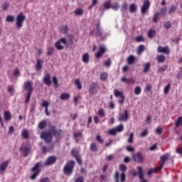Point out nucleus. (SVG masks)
Returning a JSON list of instances; mask_svg holds the SVG:
<instances>
[{"instance_id":"obj_47","label":"nucleus","mask_w":182,"mask_h":182,"mask_svg":"<svg viewBox=\"0 0 182 182\" xmlns=\"http://www.w3.org/2000/svg\"><path fill=\"white\" fill-rule=\"evenodd\" d=\"M46 127V121H41L38 124V129H41V130L45 129Z\"/></svg>"},{"instance_id":"obj_3","label":"nucleus","mask_w":182,"mask_h":182,"mask_svg":"<svg viewBox=\"0 0 182 182\" xmlns=\"http://www.w3.org/2000/svg\"><path fill=\"white\" fill-rule=\"evenodd\" d=\"M42 164L41 162L36 163L33 168H31V171L33 173L31 174L30 176L31 180H36L38 176L41 174V165Z\"/></svg>"},{"instance_id":"obj_9","label":"nucleus","mask_w":182,"mask_h":182,"mask_svg":"<svg viewBox=\"0 0 182 182\" xmlns=\"http://www.w3.org/2000/svg\"><path fill=\"white\" fill-rule=\"evenodd\" d=\"M114 95L115 97H120L121 100H118L119 105H123L124 103L125 97L123 95V92L119 91L117 90H114Z\"/></svg>"},{"instance_id":"obj_18","label":"nucleus","mask_w":182,"mask_h":182,"mask_svg":"<svg viewBox=\"0 0 182 182\" xmlns=\"http://www.w3.org/2000/svg\"><path fill=\"white\" fill-rule=\"evenodd\" d=\"M161 168H163V165H159L154 169L153 168L148 169L147 174L149 176H151L153 173H158V171H160Z\"/></svg>"},{"instance_id":"obj_17","label":"nucleus","mask_w":182,"mask_h":182,"mask_svg":"<svg viewBox=\"0 0 182 182\" xmlns=\"http://www.w3.org/2000/svg\"><path fill=\"white\" fill-rule=\"evenodd\" d=\"M43 65V60H41V59H37L36 60V63L35 65V68L36 72H39V70H42Z\"/></svg>"},{"instance_id":"obj_10","label":"nucleus","mask_w":182,"mask_h":182,"mask_svg":"<svg viewBox=\"0 0 182 182\" xmlns=\"http://www.w3.org/2000/svg\"><path fill=\"white\" fill-rule=\"evenodd\" d=\"M57 160L58 158L55 156H50L44 162L43 166H45L46 167L48 166H52L56 163Z\"/></svg>"},{"instance_id":"obj_44","label":"nucleus","mask_w":182,"mask_h":182,"mask_svg":"<svg viewBox=\"0 0 182 182\" xmlns=\"http://www.w3.org/2000/svg\"><path fill=\"white\" fill-rule=\"evenodd\" d=\"M170 87H171V84H168L164 88V95H168V92H170Z\"/></svg>"},{"instance_id":"obj_52","label":"nucleus","mask_w":182,"mask_h":182,"mask_svg":"<svg viewBox=\"0 0 182 182\" xmlns=\"http://www.w3.org/2000/svg\"><path fill=\"white\" fill-rule=\"evenodd\" d=\"M124 127H123V124H119L117 127H115L116 132H118L119 133L123 132Z\"/></svg>"},{"instance_id":"obj_34","label":"nucleus","mask_w":182,"mask_h":182,"mask_svg":"<svg viewBox=\"0 0 182 182\" xmlns=\"http://www.w3.org/2000/svg\"><path fill=\"white\" fill-rule=\"evenodd\" d=\"M71 154L73 157H75V159H76L77 157H79V151L77 149H76L75 148L71 150Z\"/></svg>"},{"instance_id":"obj_63","label":"nucleus","mask_w":182,"mask_h":182,"mask_svg":"<svg viewBox=\"0 0 182 182\" xmlns=\"http://www.w3.org/2000/svg\"><path fill=\"white\" fill-rule=\"evenodd\" d=\"M75 182H85V178H83V176H78L76 178Z\"/></svg>"},{"instance_id":"obj_20","label":"nucleus","mask_w":182,"mask_h":182,"mask_svg":"<svg viewBox=\"0 0 182 182\" xmlns=\"http://www.w3.org/2000/svg\"><path fill=\"white\" fill-rule=\"evenodd\" d=\"M9 165V161H5L0 165V173H4L6 168H8V166Z\"/></svg>"},{"instance_id":"obj_58","label":"nucleus","mask_w":182,"mask_h":182,"mask_svg":"<svg viewBox=\"0 0 182 182\" xmlns=\"http://www.w3.org/2000/svg\"><path fill=\"white\" fill-rule=\"evenodd\" d=\"M135 41L136 42H144V41L146 40L144 39V37H143V36H139L135 38Z\"/></svg>"},{"instance_id":"obj_51","label":"nucleus","mask_w":182,"mask_h":182,"mask_svg":"<svg viewBox=\"0 0 182 182\" xmlns=\"http://www.w3.org/2000/svg\"><path fill=\"white\" fill-rule=\"evenodd\" d=\"M144 50V45H139L137 49L138 55H140Z\"/></svg>"},{"instance_id":"obj_33","label":"nucleus","mask_w":182,"mask_h":182,"mask_svg":"<svg viewBox=\"0 0 182 182\" xmlns=\"http://www.w3.org/2000/svg\"><path fill=\"white\" fill-rule=\"evenodd\" d=\"M136 11H137V7L136 6V4H131L129 5V12H131V14H134Z\"/></svg>"},{"instance_id":"obj_28","label":"nucleus","mask_w":182,"mask_h":182,"mask_svg":"<svg viewBox=\"0 0 182 182\" xmlns=\"http://www.w3.org/2000/svg\"><path fill=\"white\" fill-rule=\"evenodd\" d=\"M147 35H148V38H149L150 39H153V38L156 36V30L154 29L149 30Z\"/></svg>"},{"instance_id":"obj_30","label":"nucleus","mask_w":182,"mask_h":182,"mask_svg":"<svg viewBox=\"0 0 182 182\" xmlns=\"http://www.w3.org/2000/svg\"><path fill=\"white\" fill-rule=\"evenodd\" d=\"M168 154H166L161 156V160L162 163L159 166H162V168L163 167H164V163H166V161L167 160V159H168Z\"/></svg>"},{"instance_id":"obj_35","label":"nucleus","mask_w":182,"mask_h":182,"mask_svg":"<svg viewBox=\"0 0 182 182\" xmlns=\"http://www.w3.org/2000/svg\"><path fill=\"white\" fill-rule=\"evenodd\" d=\"M182 126V117H178L177 120L175 121V127H179Z\"/></svg>"},{"instance_id":"obj_40","label":"nucleus","mask_w":182,"mask_h":182,"mask_svg":"<svg viewBox=\"0 0 182 182\" xmlns=\"http://www.w3.org/2000/svg\"><path fill=\"white\" fill-rule=\"evenodd\" d=\"M160 16V13L159 11L156 12L154 15L153 21L154 23L159 22V17Z\"/></svg>"},{"instance_id":"obj_13","label":"nucleus","mask_w":182,"mask_h":182,"mask_svg":"<svg viewBox=\"0 0 182 182\" xmlns=\"http://www.w3.org/2000/svg\"><path fill=\"white\" fill-rule=\"evenodd\" d=\"M157 52H159V53L170 55V48L168 47V46H166L165 47L159 46L157 48Z\"/></svg>"},{"instance_id":"obj_22","label":"nucleus","mask_w":182,"mask_h":182,"mask_svg":"<svg viewBox=\"0 0 182 182\" xmlns=\"http://www.w3.org/2000/svg\"><path fill=\"white\" fill-rule=\"evenodd\" d=\"M96 36L100 37L103 35L102 30L100 29V23H97L96 26V31H95Z\"/></svg>"},{"instance_id":"obj_23","label":"nucleus","mask_w":182,"mask_h":182,"mask_svg":"<svg viewBox=\"0 0 182 182\" xmlns=\"http://www.w3.org/2000/svg\"><path fill=\"white\" fill-rule=\"evenodd\" d=\"M4 117L5 122H9V120L12 119V114H11V112L5 111L4 113Z\"/></svg>"},{"instance_id":"obj_24","label":"nucleus","mask_w":182,"mask_h":182,"mask_svg":"<svg viewBox=\"0 0 182 182\" xmlns=\"http://www.w3.org/2000/svg\"><path fill=\"white\" fill-rule=\"evenodd\" d=\"M41 106L43 107H45V113H46V116H49L50 115L49 111H48L49 102H48V101L43 100V103L41 104Z\"/></svg>"},{"instance_id":"obj_57","label":"nucleus","mask_w":182,"mask_h":182,"mask_svg":"<svg viewBox=\"0 0 182 182\" xmlns=\"http://www.w3.org/2000/svg\"><path fill=\"white\" fill-rule=\"evenodd\" d=\"M110 65H112V60L110 58L104 62V66H107V68H110Z\"/></svg>"},{"instance_id":"obj_15","label":"nucleus","mask_w":182,"mask_h":182,"mask_svg":"<svg viewBox=\"0 0 182 182\" xmlns=\"http://www.w3.org/2000/svg\"><path fill=\"white\" fill-rule=\"evenodd\" d=\"M106 53V47L105 46L101 45L100 46L98 52L95 54V58L99 59V58H102L104 53Z\"/></svg>"},{"instance_id":"obj_32","label":"nucleus","mask_w":182,"mask_h":182,"mask_svg":"<svg viewBox=\"0 0 182 182\" xmlns=\"http://www.w3.org/2000/svg\"><path fill=\"white\" fill-rule=\"evenodd\" d=\"M107 77H109V75L107 73H102L100 75V80L103 82H106L107 80Z\"/></svg>"},{"instance_id":"obj_4","label":"nucleus","mask_w":182,"mask_h":182,"mask_svg":"<svg viewBox=\"0 0 182 182\" xmlns=\"http://www.w3.org/2000/svg\"><path fill=\"white\" fill-rule=\"evenodd\" d=\"M32 150V145L31 144H23L19 149L21 151L23 157H28L31 154V151Z\"/></svg>"},{"instance_id":"obj_39","label":"nucleus","mask_w":182,"mask_h":182,"mask_svg":"<svg viewBox=\"0 0 182 182\" xmlns=\"http://www.w3.org/2000/svg\"><path fill=\"white\" fill-rule=\"evenodd\" d=\"M55 53V48L53 47H49L48 48L47 55L48 56H52Z\"/></svg>"},{"instance_id":"obj_25","label":"nucleus","mask_w":182,"mask_h":182,"mask_svg":"<svg viewBox=\"0 0 182 182\" xmlns=\"http://www.w3.org/2000/svg\"><path fill=\"white\" fill-rule=\"evenodd\" d=\"M150 68H151V63L148 62V63L144 64V69H143L142 72L144 73H147V72H149L150 70Z\"/></svg>"},{"instance_id":"obj_56","label":"nucleus","mask_w":182,"mask_h":182,"mask_svg":"<svg viewBox=\"0 0 182 182\" xmlns=\"http://www.w3.org/2000/svg\"><path fill=\"white\" fill-rule=\"evenodd\" d=\"M177 9V6L172 5L168 9V14H172Z\"/></svg>"},{"instance_id":"obj_2","label":"nucleus","mask_w":182,"mask_h":182,"mask_svg":"<svg viewBox=\"0 0 182 182\" xmlns=\"http://www.w3.org/2000/svg\"><path fill=\"white\" fill-rule=\"evenodd\" d=\"M75 166H76V163L73 160H70L67 161L66 164L63 168V173L65 176H72L73 173V169L75 168Z\"/></svg>"},{"instance_id":"obj_31","label":"nucleus","mask_w":182,"mask_h":182,"mask_svg":"<svg viewBox=\"0 0 182 182\" xmlns=\"http://www.w3.org/2000/svg\"><path fill=\"white\" fill-rule=\"evenodd\" d=\"M89 53H85L82 55V60L84 63H89Z\"/></svg>"},{"instance_id":"obj_12","label":"nucleus","mask_w":182,"mask_h":182,"mask_svg":"<svg viewBox=\"0 0 182 182\" xmlns=\"http://www.w3.org/2000/svg\"><path fill=\"white\" fill-rule=\"evenodd\" d=\"M129 119V112L127 109H125L124 111V113L119 114V116L118 117L119 122H127Z\"/></svg>"},{"instance_id":"obj_5","label":"nucleus","mask_w":182,"mask_h":182,"mask_svg":"<svg viewBox=\"0 0 182 182\" xmlns=\"http://www.w3.org/2000/svg\"><path fill=\"white\" fill-rule=\"evenodd\" d=\"M26 19V16L23 15V13H20L18 14L16 22L17 29H21V28H22V26H23V22H25Z\"/></svg>"},{"instance_id":"obj_7","label":"nucleus","mask_w":182,"mask_h":182,"mask_svg":"<svg viewBox=\"0 0 182 182\" xmlns=\"http://www.w3.org/2000/svg\"><path fill=\"white\" fill-rule=\"evenodd\" d=\"M134 161L139 164L144 163V156L141 154V152H136L132 156Z\"/></svg>"},{"instance_id":"obj_53","label":"nucleus","mask_w":182,"mask_h":182,"mask_svg":"<svg viewBox=\"0 0 182 182\" xmlns=\"http://www.w3.org/2000/svg\"><path fill=\"white\" fill-rule=\"evenodd\" d=\"M141 93V88L139 86H136L134 89V95H139Z\"/></svg>"},{"instance_id":"obj_49","label":"nucleus","mask_w":182,"mask_h":182,"mask_svg":"<svg viewBox=\"0 0 182 182\" xmlns=\"http://www.w3.org/2000/svg\"><path fill=\"white\" fill-rule=\"evenodd\" d=\"M108 134H110V136H116V134H117L116 128L111 129L108 130Z\"/></svg>"},{"instance_id":"obj_48","label":"nucleus","mask_w":182,"mask_h":182,"mask_svg":"<svg viewBox=\"0 0 182 182\" xmlns=\"http://www.w3.org/2000/svg\"><path fill=\"white\" fill-rule=\"evenodd\" d=\"M119 171H122V173H126V171H127V166H126V165L122 164L119 165Z\"/></svg>"},{"instance_id":"obj_54","label":"nucleus","mask_w":182,"mask_h":182,"mask_svg":"<svg viewBox=\"0 0 182 182\" xmlns=\"http://www.w3.org/2000/svg\"><path fill=\"white\" fill-rule=\"evenodd\" d=\"M127 11V3H124L121 6V11L124 14V11Z\"/></svg>"},{"instance_id":"obj_41","label":"nucleus","mask_w":182,"mask_h":182,"mask_svg":"<svg viewBox=\"0 0 182 182\" xmlns=\"http://www.w3.org/2000/svg\"><path fill=\"white\" fill-rule=\"evenodd\" d=\"M100 117H105L106 116V112H105V109H100L97 113Z\"/></svg>"},{"instance_id":"obj_46","label":"nucleus","mask_w":182,"mask_h":182,"mask_svg":"<svg viewBox=\"0 0 182 182\" xmlns=\"http://www.w3.org/2000/svg\"><path fill=\"white\" fill-rule=\"evenodd\" d=\"M75 15H78V16H82V15H83V9H77L75 11H74Z\"/></svg>"},{"instance_id":"obj_26","label":"nucleus","mask_w":182,"mask_h":182,"mask_svg":"<svg viewBox=\"0 0 182 182\" xmlns=\"http://www.w3.org/2000/svg\"><path fill=\"white\" fill-rule=\"evenodd\" d=\"M60 100H69L70 99V94L69 93H62L60 95Z\"/></svg>"},{"instance_id":"obj_60","label":"nucleus","mask_w":182,"mask_h":182,"mask_svg":"<svg viewBox=\"0 0 182 182\" xmlns=\"http://www.w3.org/2000/svg\"><path fill=\"white\" fill-rule=\"evenodd\" d=\"M164 26L166 28V29H170V28H171V23H170V21H166L164 23Z\"/></svg>"},{"instance_id":"obj_43","label":"nucleus","mask_w":182,"mask_h":182,"mask_svg":"<svg viewBox=\"0 0 182 182\" xmlns=\"http://www.w3.org/2000/svg\"><path fill=\"white\" fill-rule=\"evenodd\" d=\"M167 68H168L167 65H164L161 68H159L158 70H157V73H163V72H166V70H167Z\"/></svg>"},{"instance_id":"obj_42","label":"nucleus","mask_w":182,"mask_h":182,"mask_svg":"<svg viewBox=\"0 0 182 182\" xmlns=\"http://www.w3.org/2000/svg\"><path fill=\"white\" fill-rule=\"evenodd\" d=\"M75 85L78 90H80L82 89V83L80 82V80L79 79L75 80Z\"/></svg>"},{"instance_id":"obj_64","label":"nucleus","mask_w":182,"mask_h":182,"mask_svg":"<svg viewBox=\"0 0 182 182\" xmlns=\"http://www.w3.org/2000/svg\"><path fill=\"white\" fill-rule=\"evenodd\" d=\"M114 178L115 180V182H119V171H116L115 174L114 176Z\"/></svg>"},{"instance_id":"obj_27","label":"nucleus","mask_w":182,"mask_h":182,"mask_svg":"<svg viewBox=\"0 0 182 182\" xmlns=\"http://www.w3.org/2000/svg\"><path fill=\"white\" fill-rule=\"evenodd\" d=\"M156 60L158 63H163L166 62V56H164V55H159L156 56Z\"/></svg>"},{"instance_id":"obj_62","label":"nucleus","mask_w":182,"mask_h":182,"mask_svg":"<svg viewBox=\"0 0 182 182\" xmlns=\"http://www.w3.org/2000/svg\"><path fill=\"white\" fill-rule=\"evenodd\" d=\"M134 137V134L133 133H131L130 135H129V137L127 140L128 143H130V144L133 143V141H134L133 138Z\"/></svg>"},{"instance_id":"obj_6","label":"nucleus","mask_w":182,"mask_h":182,"mask_svg":"<svg viewBox=\"0 0 182 182\" xmlns=\"http://www.w3.org/2000/svg\"><path fill=\"white\" fill-rule=\"evenodd\" d=\"M138 173L136 171H131V174L133 177H136V176H139V180H143L144 178V173H143V168L141 166H137Z\"/></svg>"},{"instance_id":"obj_45","label":"nucleus","mask_w":182,"mask_h":182,"mask_svg":"<svg viewBox=\"0 0 182 182\" xmlns=\"http://www.w3.org/2000/svg\"><path fill=\"white\" fill-rule=\"evenodd\" d=\"M69 31V27L68 25L61 26V33H68Z\"/></svg>"},{"instance_id":"obj_59","label":"nucleus","mask_w":182,"mask_h":182,"mask_svg":"<svg viewBox=\"0 0 182 182\" xmlns=\"http://www.w3.org/2000/svg\"><path fill=\"white\" fill-rule=\"evenodd\" d=\"M103 6L105 9H109V8H111L112 5H110V1H105L103 4Z\"/></svg>"},{"instance_id":"obj_16","label":"nucleus","mask_w":182,"mask_h":182,"mask_svg":"<svg viewBox=\"0 0 182 182\" xmlns=\"http://www.w3.org/2000/svg\"><path fill=\"white\" fill-rule=\"evenodd\" d=\"M43 82L45 85H46V86H50V85H52V81L50 80V75L49 73H47L44 76Z\"/></svg>"},{"instance_id":"obj_29","label":"nucleus","mask_w":182,"mask_h":182,"mask_svg":"<svg viewBox=\"0 0 182 182\" xmlns=\"http://www.w3.org/2000/svg\"><path fill=\"white\" fill-rule=\"evenodd\" d=\"M135 60H136V57H134V55H131L127 58V63H128V65H133V63H134Z\"/></svg>"},{"instance_id":"obj_37","label":"nucleus","mask_w":182,"mask_h":182,"mask_svg":"<svg viewBox=\"0 0 182 182\" xmlns=\"http://www.w3.org/2000/svg\"><path fill=\"white\" fill-rule=\"evenodd\" d=\"M21 136L23 139H29V132L27 131V129H23Z\"/></svg>"},{"instance_id":"obj_36","label":"nucleus","mask_w":182,"mask_h":182,"mask_svg":"<svg viewBox=\"0 0 182 182\" xmlns=\"http://www.w3.org/2000/svg\"><path fill=\"white\" fill-rule=\"evenodd\" d=\"M90 150H91L93 153H96L97 151V145L95 143H92L90 146Z\"/></svg>"},{"instance_id":"obj_61","label":"nucleus","mask_w":182,"mask_h":182,"mask_svg":"<svg viewBox=\"0 0 182 182\" xmlns=\"http://www.w3.org/2000/svg\"><path fill=\"white\" fill-rule=\"evenodd\" d=\"M82 134H82V132H75V133L73 134V137H74L75 139H77V137H82Z\"/></svg>"},{"instance_id":"obj_50","label":"nucleus","mask_w":182,"mask_h":182,"mask_svg":"<svg viewBox=\"0 0 182 182\" xmlns=\"http://www.w3.org/2000/svg\"><path fill=\"white\" fill-rule=\"evenodd\" d=\"M96 140L100 144H103V143H105V139H103L100 135L96 136Z\"/></svg>"},{"instance_id":"obj_19","label":"nucleus","mask_w":182,"mask_h":182,"mask_svg":"<svg viewBox=\"0 0 182 182\" xmlns=\"http://www.w3.org/2000/svg\"><path fill=\"white\" fill-rule=\"evenodd\" d=\"M121 82H123L127 85H134V79L133 78H127L126 77H123L121 78Z\"/></svg>"},{"instance_id":"obj_14","label":"nucleus","mask_w":182,"mask_h":182,"mask_svg":"<svg viewBox=\"0 0 182 182\" xmlns=\"http://www.w3.org/2000/svg\"><path fill=\"white\" fill-rule=\"evenodd\" d=\"M23 89L27 90V93H32L33 92V87H32V82L27 81L24 82Z\"/></svg>"},{"instance_id":"obj_21","label":"nucleus","mask_w":182,"mask_h":182,"mask_svg":"<svg viewBox=\"0 0 182 182\" xmlns=\"http://www.w3.org/2000/svg\"><path fill=\"white\" fill-rule=\"evenodd\" d=\"M89 93L90 95H96V93H97V90L96 89V83L94 82L91 84Z\"/></svg>"},{"instance_id":"obj_8","label":"nucleus","mask_w":182,"mask_h":182,"mask_svg":"<svg viewBox=\"0 0 182 182\" xmlns=\"http://www.w3.org/2000/svg\"><path fill=\"white\" fill-rule=\"evenodd\" d=\"M60 43H63V45H66L68 43L66 38H61L55 43V48H56L58 50H63V46L60 45Z\"/></svg>"},{"instance_id":"obj_11","label":"nucleus","mask_w":182,"mask_h":182,"mask_svg":"<svg viewBox=\"0 0 182 182\" xmlns=\"http://www.w3.org/2000/svg\"><path fill=\"white\" fill-rule=\"evenodd\" d=\"M150 9V1L149 0H144L142 6L141 7V14H144L147 11Z\"/></svg>"},{"instance_id":"obj_38","label":"nucleus","mask_w":182,"mask_h":182,"mask_svg":"<svg viewBox=\"0 0 182 182\" xmlns=\"http://www.w3.org/2000/svg\"><path fill=\"white\" fill-rule=\"evenodd\" d=\"M7 92L11 95V96H14V93H15V89H14L13 86H8L7 87Z\"/></svg>"},{"instance_id":"obj_55","label":"nucleus","mask_w":182,"mask_h":182,"mask_svg":"<svg viewBox=\"0 0 182 182\" xmlns=\"http://www.w3.org/2000/svg\"><path fill=\"white\" fill-rule=\"evenodd\" d=\"M6 22H14V16L8 15L6 18Z\"/></svg>"},{"instance_id":"obj_1","label":"nucleus","mask_w":182,"mask_h":182,"mask_svg":"<svg viewBox=\"0 0 182 182\" xmlns=\"http://www.w3.org/2000/svg\"><path fill=\"white\" fill-rule=\"evenodd\" d=\"M52 136L59 141V140L62 139L63 137V131L62 129H57L56 127L52 126L50 127L49 132H43L41 134V137L46 141V143L48 144L52 141Z\"/></svg>"}]
</instances>
